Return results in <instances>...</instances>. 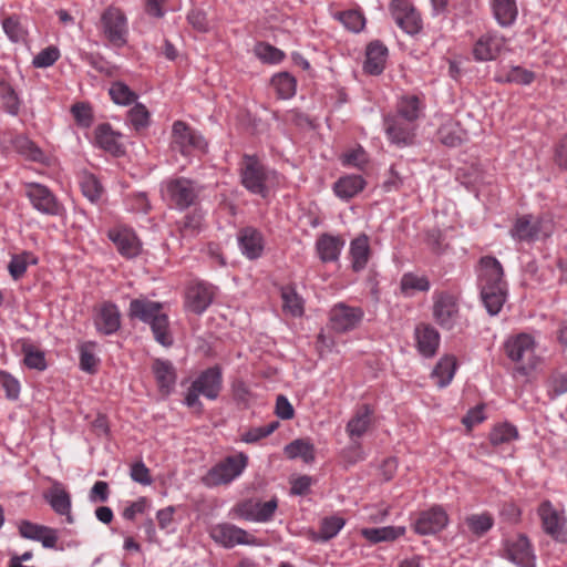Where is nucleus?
Returning <instances> with one entry per match:
<instances>
[{
  "label": "nucleus",
  "mask_w": 567,
  "mask_h": 567,
  "mask_svg": "<svg viewBox=\"0 0 567 567\" xmlns=\"http://www.w3.org/2000/svg\"><path fill=\"white\" fill-rule=\"evenodd\" d=\"M478 265L481 299L487 312L491 316H496L507 299V284L504 280L503 266L494 256L481 257Z\"/></svg>",
  "instance_id": "f257e3e1"
},
{
  "label": "nucleus",
  "mask_w": 567,
  "mask_h": 567,
  "mask_svg": "<svg viewBox=\"0 0 567 567\" xmlns=\"http://www.w3.org/2000/svg\"><path fill=\"white\" fill-rule=\"evenodd\" d=\"M164 305L152 301L147 298L132 299L127 316L131 320H140L151 327L154 339L163 347H171L174 343L169 331L168 316L163 312Z\"/></svg>",
  "instance_id": "f03ea898"
},
{
  "label": "nucleus",
  "mask_w": 567,
  "mask_h": 567,
  "mask_svg": "<svg viewBox=\"0 0 567 567\" xmlns=\"http://www.w3.org/2000/svg\"><path fill=\"white\" fill-rule=\"evenodd\" d=\"M504 351L517 364L515 370L520 375H529L538 365L539 361L535 355L534 339L527 333L509 338L504 343Z\"/></svg>",
  "instance_id": "7ed1b4c3"
},
{
  "label": "nucleus",
  "mask_w": 567,
  "mask_h": 567,
  "mask_svg": "<svg viewBox=\"0 0 567 567\" xmlns=\"http://www.w3.org/2000/svg\"><path fill=\"white\" fill-rule=\"evenodd\" d=\"M248 464V456L244 453L229 455L214 465L203 477L206 486L228 484L239 476Z\"/></svg>",
  "instance_id": "20e7f679"
},
{
  "label": "nucleus",
  "mask_w": 567,
  "mask_h": 567,
  "mask_svg": "<svg viewBox=\"0 0 567 567\" xmlns=\"http://www.w3.org/2000/svg\"><path fill=\"white\" fill-rule=\"evenodd\" d=\"M207 143L204 137L183 121H176L172 128V150L184 156L195 151L205 152Z\"/></svg>",
  "instance_id": "39448f33"
},
{
  "label": "nucleus",
  "mask_w": 567,
  "mask_h": 567,
  "mask_svg": "<svg viewBox=\"0 0 567 567\" xmlns=\"http://www.w3.org/2000/svg\"><path fill=\"white\" fill-rule=\"evenodd\" d=\"M245 165L240 169L243 186L255 195L266 197L268 195L266 167L255 155H244Z\"/></svg>",
  "instance_id": "423d86ee"
},
{
  "label": "nucleus",
  "mask_w": 567,
  "mask_h": 567,
  "mask_svg": "<svg viewBox=\"0 0 567 567\" xmlns=\"http://www.w3.org/2000/svg\"><path fill=\"white\" fill-rule=\"evenodd\" d=\"M101 25L106 39L116 48L127 43V25L124 12L115 7L106 8L101 16Z\"/></svg>",
  "instance_id": "0eeeda50"
},
{
  "label": "nucleus",
  "mask_w": 567,
  "mask_h": 567,
  "mask_svg": "<svg viewBox=\"0 0 567 567\" xmlns=\"http://www.w3.org/2000/svg\"><path fill=\"white\" fill-rule=\"evenodd\" d=\"M25 196L33 208L49 216H61L64 213L63 205L45 185L30 183L27 185Z\"/></svg>",
  "instance_id": "6e6552de"
},
{
  "label": "nucleus",
  "mask_w": 567,
  "mask_h": 567,
  "mask_svg": "<svg viewBox=\"0 0 567 567\" xmlns=\"http://www.w3.org/2000/svg\"><path fill=\"white\" fill-rule=\"evenodd\" d=\"M363 316L364 312L360 307H351L339 302L329 312V327L337 333H346L357 329Z\"/></svg>",
  "instance_id": "1a4fd4ad"
},
{
  "label": "nucleus",
  "mask_w": 567,
  "mask_h": 567,
  "mask_svg": "<svg viewBox=\"0 0 567 567\" xmlns=\"http://www.w3.org/2000/svg\"><path fill=\"white\" fill-rule=\"evenodd\" d=\"M449 524V515L440 505L421 511L413 523V530L421 536L435 535Z\"/></svg>",
  "instance_id": "9d476101"
},
{
  "label": "nucleus",
  "mask_w": 567,
  "mask_h": 567,
  "mask_svg": "<svg viewBox=\"0 0 567 567\" xmlns=\"http://www.w3.org/2000/svg\"><path fill=\"white\" fill-rule=\"evenodd\" d=\"M458 303L455 296L447 291L435 293L433 302V318L444 330H452L458 318Z\"/></svg>",
  "instance_id": "9b49d317"
},
{
  "label": "nucleus",
  "mask_w": 567,
  "mask_h": 567,
  "mask_svg": "<svg viewBox=\"0 0 567 567\" xmlns=\"http://www.w3.org/2000/svg\"><path fill=\"white\" fill-rule=\"evenodd\" d=\"M166 190L171 202L181 210L195 205L198 198V189L195 182L185 177L168 181Z\"/></svg>",
  "instance_id": "f8f14e48"
},
{
  "label": "nucleus",
  "mask_w": 567,
  "mask_h": 567,
  "mask_svg": "<svg viewBox=\"0 0 567 567\" xmlns=\"http://www.w3.org/2000/svg\"><path fill=\"white\" fill-rule=\"evenodd\" d=\"M390 10L395 23L408 34H417L422 29V19L415 8L406 0H392Z\"/></svg>",
  "instance_id": "ddd939ff"
},
{
  "label": "nucleus",
  "mask_w": 567,
  "mask_h": 567,
  "mask_svg": "<svg viewBox=\"0 0 567 567\" xmlns=\"http://www.w3.org/2000/svg\"><path fill=\"white\" fill-rule=\"evenodd\" d=\"M384 131L391 143L399 147H405L414 144L415 133L414 124L401 117L393 115L384 116Z\"/></svg>",
  "instance_id": "4468645a"
},
{
  "label": "nucleus",
  "mask_w": 567,
  "mask_h": 567,
  "mask_svg": "<svg viewBox=\"0 0 567 567\" xmlns=\"http://www.w3.org/2000/svg\"><path fill=\"white\" fill-rule=\"evenodd\" d=\"M197 391L208 400H216L223 390V368L219 364L202 371L192 382Z\"/></svg>",
  "instance_id": "2eb2a0df"
},
{
  "label": "nucleus",
  "mask_w": 567,
  "mask_h": 567,
  "mask_svg": "<svg viewBox=\"0 0 567 567\" xmlns=\"http://www.w3.org/2000/svg\"><path fill=\"white\" fill-rule=\"evenodd\" d=\"M109 239L125 258H135L141 254V241L133 229L116 227L107 231Z\"/></svg>",
  "instance_id": "dca6fc26"
},
{
  "label": "nucleus",
  "mask_w": 567,
  "mask_h": 567,
  "mask_svg": "<svg viewBox=\"0 0 567 567\" xmlns=\"http://www.w3.org/2000/svg\"><path fill=\"white\" fill-rule=\"evenodd\" d=\"M538 515L546 534L558 542L565 540L564 527L566 518L554 507L550 501H544L538 507Z\"/></svg>",
  "instance_id": "f3484780"
},
{
  "label": "nucleus",
  "mask_w": 567,
  "mask_h": 567,
  "mask_svg": "<svg viewBox=\"0 0 567 567\" xmlns=\"http://www.w3.org/2000/svg\"><path fill=\"white\" fill-rule=\"evenodd\" d=\"M18 529L21 537L40 542L44 548L52 549L56 546L59 535L55 528L22 519Z\"/></svg>",
  "instance_id": "a211bd4d"
},
{
  "label": "nucleus",
  "mask_w": 567,
  "mask_h": 567,
  "mask_svg": "<svg viewBox=\"0 0 567 567\" xmlns=\"http://www.w3.org/2000/svg\"><path fill=\"white\" fill-rule=\"evenodd\" d=\"M212 537L227 548L235 545L255 544V537L250 536L245 529L233 524H219L212 530Z\"/></svg>",
  "instance_id": "6ab92c4d"
},
{
  "label": "nucleus",
  "mask_w": 567,
  "mask_h": 567,
  "mask_svg": "<svg viewBox=\"0 0 567 567\" xmlns=\"http://www.w3.org/2000/svg\"><path fill=\"white\" fill-rule=\"evenodd\" d=\"M94 324L96 330L104 336L117 332L121 328V313L117 306L112 301L103 302L96 309Z\"/></svg>",
  "instance_id": "aec40b11"
},
{
  "label": "nucleus",
  "mask_w": 567,
  "mask_h": 567,
  "mask_svg": "<svg viewBox=\"0 0 567 567\" xmlns=\"http://www.w3.org/2000/svg\"><path fill=\"white\" fill-rule=\"evenodd\" d=\"M506 557L519 567H535V555L527 536L520 534L505 544Z\"/></svg>",
  "instance_id": "412c9836"
},
{
  "label": "nucleus",
  "mask_w": 567,
  "mask_h": 567,
  "mask_svg": "<svg viewBox=\"0 0 567 567\" xmlns=\"http://www.w3.org/2000/svg\"><path fill=\"white\" fill-rule=\"evenodd\" d=\"M388 53V48L380 40L371 41L365 49L363 71L370 75H380L385 68Z\"/></svg>",
  "instance_id": "4be33fe9"
},
{
  "label": "nucleus",
  "mask_w": 567,
  "mask_h": 567,
  "mask_svg": "<svg viewBox=\"0 0 567 567\" xmlns=\"http://www.w3.org/2000/svg\"><path fill=\"white\" fill-rule=\"evenodd\" d=\"M212 287L205 282L190 286L186 293V306L189 311L202 315L213 302Z\"/></svg>",
  "instance_id": "5701e85b"
},
{
  "label": "nucleus",
  "mask_w": 567,
  "mask_h": 567,
  "mask_svg": "<svg viewBox=\"0 0 567 567\" xmlns=\"http://www.w3.org/2000/svg\"><path fill=\"white\" fill-rule=\"evenodd\" d=\"M238 243L243 254L250 260L261 257L264 251V236L254 227L241 228L238 233Z\"/></svg>",
  "instance_id": "b1692460"
},
{
  "label": "nucleus",
  "mask_w": 567,
  "mask_h": 567,
  "mask_svg": "<svg viewBox=\"0 0 567 567\" xmlns=\"http://www.w3.org/2000/svg\"><path fill=\"white\" fill-rule=\"evenodd\" d=\"M152 372L162 394L168 395L176 382V369L169 360L156 358L152 363Z\"/></svg>",
  "instance_id": "393cba45"
},
{
  "label": "nucleus",
  "mask_w": 567,
  "mask_h": 567,
  "mask_svg": "<svg viewBox=\"0 0 567 567\" xmlns=\"http://www.w3.org/2000/svg\"><path fill=\"white\" fill-rule=\"evenodd\" d=\"M121 136V133L113 131L109 123H102L95 128L97 145L116 157L125 154L124 146L118 142Z\"/></svg>",
  "instance_id": "a878e982"
},
{
  "label": "nucleus",
  "mask_w": 567,
  "mask_h": 567,
  "mask_svg": "<svg viewBox=\"0 0 567 567\" xmlns=\"http://www.w3.org/2000/svg\"><path fill=\"white\" fill-rule=\"evenodd\" d=\"M43 498L58 515L69 514L72 506L71 495L59 481H52L51 487L43 493Z\"/></svg>",
  "instance_id": "bb28decb"
},
{
  "label": "nucleus",
  "mask_w": 567,
  "mask_h": 567,
  "mask_svg": "<svg viewBox=\"0 0 567 567\" xmlns=\"http://www.w3.org/2000/svg\"><path fill=\"white\" fill-rule=\"evenodd\" d=\"M416 344L419 352L425 358L436 354L440 346V333L430 324H422L415 329Z\"/></svg>",
  "instance_id": "cd10ccee"
},
{
  "label": "nucleus",
  "mask_w": 567,
  "mask_h": 567,
  "mask_svg": "<svg viewBox=\"0 0 567 567\" xmlns=\"http://www.w3.org/2000/svg\"><path fill=\"white\" fill-rule=\"evenodd\" d=\"M542 231L540 220L533 221L532 215H524L518 217L514 223L511 235L513 238L519 241L532 243L539 238Z\"/></svg>",
  "instance_id": "c85d7f7f"
},
{
  "label": "nucleus",
  "mask_w": 567,
  "mask_h": 567,
  "mask_svg": "<svg viewBox=\"0 0 567 567\" xmlns=\"http://www.w3.org/2000/svg\"><path fill=\"white\" fill-rule=\"evenodd\" d=\"M344 240L340 236L322 234L316 243L319 258L323 262H332L339 259Z\"/></svg>",
  "instance_id": "c756f323"
},
{
  "label": "nucleus",
  "mask_w": 567,
  "mask_h": 567,
  "mask_svg": "<svg viewBox=\"0 0 567 567\" xmlns=\"http://www.w3.org/2000/svg\"><path fill=\"white\" fill-rule=\"evenodd\" d=\"M503 42L495 35H482L474 44L473 55L476 61H491L497 58Z\"/></svg>",
  "instance_id": "7c9ffc66"
},
{
  "label": "nucleus",
  "mask_w": 567,
  "mask_h": 567,
  "mask_svg": "<svg viewBox=\"0 0 567 567\" xmlns=\"http://www.w3.org/2000/svg\"><path fill=\"white\" fill-rule=\"evenodd\" d=\"M373 410L369 404L361 405L347 423L346 430L351 440L360 439L371 425Z\"/></svg>",
  "instance_id": "2f4dec72"
},
{
  "label": "nucleus",
  "mask_w": 567,
  "mask_h": 567,
  "mask_svg": "<svg viewBox=\"0 0 567 567\" xmlns=\"http://www.w3.org/2000/svg\"><path fill=\"white\" fill-rule=\"evenodd\" d=\"M350 256L352 270L359 272L367 267L371 256L369 237L365 234L359 235L350 244Z\"/></svg>",
  "instance_id": "473e14b6"
},
{
  "label": "nucleus",
  "mask_w": 567,
  "mask_h": 567,
  "mask_svg": "<svg viewBox=\"0 0 567 567\" xmlns=\"http://www.w3.org/2000/svg\"><path fill=\"white\" fill-rule=\"evenodd\" d=\"M364 186L365 181L362 176L347 175L340 177L333 184V190L339 198L349 200L355 195H358L360 192H362Z\"/></svg>",
  "instance_id": "72a5a7b5"
},
{
  "label": "nucleus",
  "mask_w": 567,
  "mask_h": 567,
  "mask_svg": "<svg viewBox=\"0 0 567 567\" xmlns=\"http://www.w3.org/2000/svg\"><path fill=\"white\" fill-rule=\"evenodd\" d=\"M284 452L288 458H301L307 464H311L316 458V447L309 439L293 440L285 446Z\"/></svg>",
  "instance_id": "f704fd0d"
},
{
  "label": "nucleus",
  "mask_w": 567,
  "mask_h": 567,
  "mask_svg": "<svg viewBox=\"0 0 567 567\" xmlns=\"http://www.w3.org/2000/svg\"><path fill=\"white\" fill-rule=\"evenodd\" d=\"M456 365V359L453 355H445L439 360L431 374L439 388H445L450 384L455 374Z\"/></svg>",
  "instance_id": "c9c22d12"
},
{
  "label": "nucleus",
  "mask_w": 567,
  "mask_h": 567,
  "mask_svg": "<svg viewBox=\"0 0 567 567\" xmlns=\"http://www.w3.org/2000/svg\"><path fill=\"white\" fill-rule=\"evenodd\" d=\"M361 534L367 540L373 544H378L380 542H393L405 534V527L385 526L379 528H363Z\"/></svg>",
  "instance_id": "e433bc0d"
},
{
  "label": "nucleus",
  "mask_w": 567,
  "mask_h": 567,
  "mask_svg": "<svg viewBox=\"0 0 567 567\" xmlns=\"http://www.w3.org/2000/svg\"><path fill=\"white\" fill-rule=\"evenodd\" d=\"M493 12L496 21L502 27H509L517 17V6L515 0H493Z\"/></svg>",
  "instance_id": "4c0bfd02"
},
{
  "label": "nucleus",
  "mask_w": 567,
  "mask_h": 567,
  "mask_svg": "<svg viewBox=\"0 0 567 567\" xmlns=\"http://www.w3.org/2000/svg\"><path fill=\"white\" fill-rule=\"evenodd\" d=\"M437 138L449 147H457L466 140V133L458 123H446L439 128Z\"/></svg>",
  "instance_id": "58836bf2"
},
{
  "label": "nucleus",
  "mask_w": 567,
  "mask_h": 567,
  "mask_svg": "<svg viewBox=\"0 0 567 567\" xmlns=\"http://www.w3.org/2000/svg\"><path fill=\"white\" fill-rule=\"evenodd\" d=\"M465 525L473 536L480 538L493 528L494 518L489 513L472 514L465 517Z\"/></svg>",
  "instance_id": "ea45409f"
},
{
  "label": "nucleus",
  "mask_w": 567,
  "mask_h": 567,
  "mask_svg": "<svg viewBox=\"0 0 567 567\" xmlns=\"http://www.w3.org/2000/svg\"><path fill=\"white\" fill-rule=\"evenodd\" d=\"M281 299L284 311L289 312L293 317H301L303 315V299L297 293L293 286L288 285L281 288Z\"/></svg>",
  "instance_id": "a19ab883"
},
{
  "label": "nucleus",
  "mask_w": 567,
  "mask_h": 567,
  "mask_svg": "<svg viewBox=\"0 0 567 567\" xmlns=\"http://www.w3.org/2000/svg\"><path fill=\"white\" fill-rule=\"evenodd\" d=\"M271 85L275 87L279 99L288 100L296 94L297 80L288 72H280L271 78Z\"/></svg>",
  "instance_id": "79ce46f5"
},
{
  "label": "nucleus",
  "mask_w": 567,
  "mask_h": 567,
  "mask_svg": "<svg viewBox=\"0 0 567 567\" xmlns=\"http://www.w3.org/2000/svg\"><path fill=\"white\" fill-rule=\"evenodd\" d=\"M346 520L340 516L324 517L321 520L319 533H312L311 539L315 542H328L340 532Z\"/></svg>",
  "instance_id": "37998d69"
},
{
  "label": "nucleus",
  "mask_w": 567,
  "mask_h": 567,
  "mask_svg": "<svg viewBox=\"0 0 567 567\" xmlns=\"http://www.w3.org/2000/svg\"><path fill=\"white\" fill-rule=\"evenodd\" d=\"M535 80V73L522 66H512L511 70L499 73L495 76L498 83H515L528 85Z\"/></svg>",
  "instance_id": "c03bdc74"
},
{
  "label": "nucleus",
  "mask_w": 567,
  "mask_h": 567,
  "mask_svg": "<svg viewBox=\"0 0 567 567\" xmlns=\"http://www.w3.org/2000/svg\"><path fill=\"white\" fill-rule=\"evenodd\" d=\"M430 280L426 276H417L413 272H406L400 281V289L404 296H413L415 291H429Z\"/></svg>",
  "instance_id": "a18cd8bd"
},
{
  "label": "nucleus",
  "mask_w": 567,
  "mask_h": 567,
  "mask_svg": "<svg viewBox=\"0 0 567 567\" xmlns=\"http://www.w3.org/2000/svg\"><path fill=\"white\" fill-rule=\"evenodd\" d=\"M38 258L30 251H23L19 255H13L8 265L10 276L14 280L22 278L27 271L28 265H37Z\"/></svg>",
  "instance_id": "49530a36"
},
{
  "label": "nucleus",
  "mask_w": 567,
  "mask_h": 567,
  "mask_svg": "<svg viewBox=\"0 0 567 567\" xmlns=\"http://www.w3.org/2000/svg\"><path fill=\"white\" fill-rule=\"evenodd\" d=\"M203 218L202 212L199 209H194L178 220L177 226L182 237L196 236L202 229Z\"/></svg>",
  "instance_id": "de8ad7c7"
},
{
  "label": "nucleus",
  "mask_w": 567,
  "mask_h": 567,
  "mask_svg": "<svg viewBox=\"0 0 567 567\" xmlns=\"http://www.w3.org/2000/svg\"><path fill=\"white\" fill-rule=\"evenodd\" d=\"M488 437L492 445L498 446L518 439V430L512 423L504 422L495 425Z\"/></svg>",
  "instance_id": "09e8293b"
},
{
  "label": "nucleus",
  "mask_w": 567,
  "mask_h": 567,
  "mask_svg": "<svg viewBox=\"0 0 567 567\" xmlns=\"http://www.w3.org/2000/svg\"><path fill=\"white\" fill-rule=\"evenodd\" d=\"M420 105L421 101L416 95L404 96L399 102L398 114L394 116L414 123L420 116Z\"/></svg>",
  "instance_id": "8fccbe9b"
},
{
  "label": "nucleus",
  "mask_w": 567,
  "mask_h": 567,
  "mask_svg": "<svg viewBox=\"0 0 567 567\" xmlns=\"http://www.w3.org/2000/svg\"><path fill=\"white\" fill-rule=\"evenodd\" d=\"M14 150L23 155L27 159L33 161V162H42L43 159V152L35 143H33L31 140L23 135L17 136L12 141Z\"/></svg>",
  "instance_id": "3c124183"
},
{
  "label": "nucleus",
  "mask_w": 567,
  "mask_h": 567,
  "mask_svg": "<svg viewBox=\"0 0 567 567\" xmlns=\"http://www.w3.org/2000/svg\"><path fill=\"white\" fill-rule=\"evenodd\" d=\"M0 99L4 111L17 115L20 110V100L14 89L4 79H0Z\"/></svg>",
  "instance_id": "603ef678"
},
{
  "label": "nucleus",
  "mask_w": 567,
  "mask_h": 567,
  "mask_svg": "<svg viewBox=\"0 0 567 567\" xmlns=\"http://www.w3.org/2000/svg\"><path fill=\"white\" fill-rule=\"evenodd\" d=\"M109 94L115 104L124 106L134 103L138 97V95L122 81L113 82Z\"/></svg>",
  "instance_id": "864d4df0"
},
{
  "label": "nucleus",
  "mask_w": 567,
  "mask_h": 567,
  "mask_svg": "<svg viewBox=\"0 0 567 567\" xmlns=\"http://www.w3.org/2000/svg\"><path fill=\"white\" fill-rule=\"evenodd\" d=\"M82 194L91 202L96 203L103 192L100 181L93 175L85 173L80 181Z\"/></svg>",
  "instance_id": "5fc2aeb1"
},
{
  "label": "nucleus",
  "mask_w": 567,
  "mask_h": 567,
  "mask_svg": "<svg viewBox=\"0 0 567 567\" xmlns=\"http://www.w3.org/2000/svg\"><path fill=\"white\" fill-rule=\"evenodd\" d=\"M338 20L352 32H360L365 25V18L359 10H346L337 13Z\"/></svg>",
  "instance_id": "6e6d98bb"
},
{
  "label": "nucleus",
  "mask_w": 567,
  "mask_h": 567,
  "mask_svg": "<svg viewBox=\"0 0 567 567\" xmlns=\"http://www.w3.org/2000/svg\"><path fill=\"white\" fill-rule=\"evenodd\" d=\"M22 352L24 353L23 362L29 369L39 371L47 369V360L43 351L35 350L32 344L24 343L22 346Z\"/></svg>",
  "instance_id": "4d7b16f0"
},
{
  "label": "nucleus",
  "mask_w": 567,
  "mask_h": 567,
  "mask_svg": "<svg viewBox=\"0 0 567 567\" xmlns=\"http://www.w3.org/2000/svg\"><path fill=\"white\" fill-rule=\"evenodd\" d=\"M255 53L265 63H279L285 59L284 51L267 42L257 43Z\"/></svg>",
  "instance_id": "13d9d810"
},
{
  "label": "nucleus",
  "mask_w": 567,
  "mask_h": 567,
  "mask_svg": "<svg viewBox=\"0 0 567 567\" xmlns=\"http://www.w3.org/2000/svg\"><path fill=\"white\" fill-rule=\"evenodd\" d=\"M128 120L132 126L140 131L150 125L151 114L146 106L142 103H135V105L127 113Z\"/></svg>",
  "instance_id": "bf43d9fd"
},
{
  "label": "nucleus",
  "mask_w": 567,
  "mask_h": 567,
  "mask_svg": "<svg viewBox=\"0 0 567 567\" xmlns=\"http://www.w3.org/2000/svg\"><path fill=\"white\" fill-rule=\"evenodd\" d=\"M94 346V342H89L80 347V368L91 374L96 372L100 362L95 354L89 349V347Z\"/></svg>",
  "instance_id": "052dcab7"
},
{
  "label": "nucleus",
  "mask_w": 567,
  "mask_h": 567,
  "mask_svg": "<svg viewBox=\"0 0 567 567\" xmlns=\"http://www.w3.org/2000/svg\"><path fill=\"white\" fill-rule=\"evenodd\" d=\"M60 58V50L54 45H49L41 50L32 61L33 66L45 69L53 65Z\"/></svg>",
  "instance_id": "680f3d73"
},
{
  "label": "nucleus",
  "mask_w": 567,
  "mask_h": 567,
  "mask_svg": "<svg viewBox=\"0 0 567 567\" xmlns=\"http://www.w3.org/2000/svg\"><path fill=\"white\" fill-rule=\"evenodd\" d=\"M2 28L8 35V38L14 42L18 43L22 40H24V30L19 21V19L14 16L8 17L2 22Z\"/></svg>",
  "instance_id": "e2e57ef3"
},
{
  "label": "nucleus",
  "mask_w": 567,
  "mask_h": 567,
  "mask_svg": "<svg viewBox=\"0 0 567 567\" xmlns=\"http://www.w3.org/2000/svg\"><path fill=\"white\" fill-rule=\"evenodd\" d=\"M0 385L6 392L8 400L16 401L20 394V383L7 371H0Z\"/></svg>",
  "instance_id": "0e129e2a"
},
{
  "label": "nucleus",
  "mask_w": 567,
  "mask_h": 567,
  "mask_svg": "<svg viewBox=\"0 0 567 567\" xmlns=\"http://www.w3.org/2000/svg\"><path fill=\"white\" fill-rule=\"evenodd\" d=\"M72 114L76 123L82 127H90L93 122L92 107L87 103H75L72 109Z\"/></svg>",
  "instance_id": "69168bd1"
},
{
  "label": "nucleus",
  "mask_w": 567,
  "mask_h": 567,
  "mask_svg": "<svg viewBox=\"0 0 567 567\" xmlns=\"http://www.w3.org/2000/svg\"><path fill=\"white\" fill-rule=\"evenodd\" d=\"M548 395L550 399H556L567 392V374L554 373L548 379Z\"/></svg>",
  "instance_id": "338daca9"
},
{
  "label": "nucleus",
  "mask_w": 567,
  "mask_h": 567,
  "mask_svg": "<svg viewBox=\"0 0 567 567\" xmlns=\"http://www.w3.org/2000/svg\"><path fill=\"white\" fill-rule=\"evenodd\" d=\"M258 506L259 501L245 499L236 505L235 511L239 517L246 520L256 522V517L259 509Z\"/></svg>",
  "instance_id": "774afa93"
}]
</instances>
